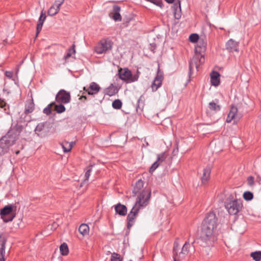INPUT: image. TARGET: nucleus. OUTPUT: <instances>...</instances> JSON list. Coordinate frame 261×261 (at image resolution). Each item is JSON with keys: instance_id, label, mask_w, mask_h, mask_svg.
Segmentation results:
<instances>
[{"instance_id": "obj_60", "label": "nucleus", "mask_w": 261, "mask_h": 261, "mask_svg": "<svg viewBox=\"0 0 261 261\" xmlns=\"http://www.w3.org/2000/svg\"><path fill=\"white\" fill-rule=\"evenodd\" d=\"M145 145H146L147 146V145H148V143L147 142H146V143H145Z\"/></svg>"}, {"instance_id": "obj_63", "label": "nucleus", "mask_w": 261, "mask_h": 261, "mask_svg": "<svg viewBox=\"0 0 261 261\" xmlns=\"http://www.w3.org/2000/svg\"><path fill=\"white\" fill-rule=\"evenodd\" d=\"M176 151V150L174 149L173 152Z\"/></svg>"}, {"instance_id": "obj_54", "label": "nucleus", "mask_w": 261, "mask_h": 261, "mask_svg": "<svg viewBox=\"0 0 261 261\" xmlns=\"http://www.w3.org/2000/svg\"><path fill=\"white\" fill-rule=\"evenodd\" d=\"M192 63H190V65H189V70H190V71H191V69H192Z\"/></svg>"}, {"instance_id": "obj_20", "label": "nucleus", "mask_w": 261, "mask_h": 261, "mask_svg": "<svg viewBox=\"0 0 261 261\" xmlns=\"http://www.w3.org/2000/svg\"><path fill=\"white\" fill-rule=\"evenodd\" d=\"M144 186V181L142 179H139L135 184V186L134 187L133 193L134 194V196L136 195L138 193H139V194L142 193V192L140 191H141L142 189L143 188ZM144 190H149L150 192L151 191L149 189H144ZM144 191V190H143ZM143 191V190L142 191Z\"/></svg>"}, {"instance_id": "obj_22", "label": "nucleus", "mask_w": 261, "mask_h": 261, "mask_svg": "<svg viewBox=\"0 0 261 261\" xmlns=\"http://www.w3.org/2000/svg\"><path fill=\"white\" fill-rule=\"evenodd\" d=\"M219 100L215 99L208 103V108L210 110L217 112L220 111L221 106L218 104Z\"/></svg>"}, {"instance_id": "obj_9", "label": "nucleus", "mask_w": 261, "mask_h": 261, "mask_svg": "<svg viewBox=\"0 0 261 261\" xmlns=\"http://www.w3.org/2000/svg\"><path fill=\"white\" fill-rule=\"evenodd\" d=\"M55 100L58 103H68L71 101L70 93L64 89H61L56 94Z\"/></svg>"}, {"instance_id": "obj_46", "label": "nucleus", "mask_w": 261, "mask_h": 261, "mask_svg": "<svg viewBox=\"0 0 261 261\" xmlns=\"http://www.w3.org/2000/svg\"><path fill=\"white\" fill-rule=\"evenodd\" d=\"M173 252V261H179L177 260L176 257L178 255V251L177 250H172Z\"/></svg>"}, {"instance_id": "obj_55", "label": "nucleus", "mask_w": 261, "mask_h": 261, "mask_svg": "<svg viewBox=\"0 0 261 261\" xmlns=\"http://www.w3.org/2000/svg\"><path fill=\"white\" fill-rule=\"evenodd\" d=\"M21 116H23V115H21ZM18 120V121H19V120H22V122L21 123H22V122H24V121H24V120L22 118V117H21L20 118L19 120Z\"/></svg>"}, {"instance_id": "obj_53", "label": "nucleus", "mask_w": 261, "mask_h": 261, "mask_svg": "<svg viewBox=\"0 0 261 261\" xmlns=\"http://www.w3.org/2000/svg\"><path fill=\"white\" fill-rule=\"evenodd\" d=\"M15 153L17 155L18 154L20 153V150H17L15 151Z\"/></svg>"}, {"instance_id": "obj_58", "label": "nucleus", "mask_w": 261, "mask_h": 261, "mask_svg": "<svg viewBox=\"0 0 261 261\" xmlns=\"http://www.w3.org/2000/svg\"><path fill=\"white\" fill-rule=\"evenodd\" d=\"M83 90H84V91H85L86 92H87V88H86L85 87H84L83 88Z\"/></svg>"}, {"instance_id": "obj_10", "label": "nucleus", "mask_w": 261, "mask_h": 261, "mask_svg": "<svg viewBox=\"0 0 261 261\" xmlns=\"http://www.w3.org/2000/svg\"><path fill=\"white\" fill-rule=\"evenodd\" d=\"M163 80V72L160 70V67H159L157 74L151 84L152 91H156L158 88L161 87Z\"/></svg>"}, {"instance_id": "obj_44", "label": "nucleus", "mask_w": 261, "mask_h": 261, "mask_svg": "<svg viewBox=\"0 0 261 261\" xmlns=\"http://www.w3.org/2000/svg\"><path fill=\"white\" fill-rule=\"evenodd\" d=\"M43 24V23L38 22V24L37 25V28H36V37L38 35V34L40 33V31H41Z\"/></svg>"}, {"instance_id": "obj_32", "label": "nucleus", "mask_w": 261, "mask_h": 261, "mask_svg": "<svg viewBox=\"0 0 261 261\" xmlns=\"http://www.w3.org/2000/svg\"><path fill=\"white\" fill-rule=\"evenodd\" d=\"M243 197L246 201H250L253 198V194L250 191H246L243 193Z\"/></svg>"}, {"instance_id": "obj_3", "label": "nucleus", "mask_w": 261, "mask_h": 261, "mask_svg": "<svg viewBox=\"0 0 261 261\" xmlns=\"http://www.w3.org/2000/svg\"><path fill=\"white\" fill-rule=\"evenodd\" d=\"M22 122V120H17V123L14 126H11L7 133L2 137L5 140H7L11 146L18 139L20 134L23 129V126L20 124Z\"/></svg>"}, {"instance_id": "obj_61", "label": "nucleus", "mask_w": 261, "mask_h": 261, "mask_svg": "<svg viewBox=\"0 0 261 261\" xmlns=\"http://www.w3.org/2000/svg\"><path fill=\"white\" fill-rule=\"evenodd\" d=\"M145 145H146L147 146V145H148V143L147 142H146V143H145Z\"/></svg>"}, {"instance_id": "obj_42", "label": "nucleus", "mask_w": 261, "mask_h": 261, "mask_svg": "<svg viewBox=\"0 0 261 261\" xmlns=\"http://www.w3.org/2000/svg\"><path fill=\"white\" fill-rule=\"evenodd\" d=\"M65 0H56L54 4L55 7L60 10L61 6L64 3Z\"/></svg>"}, {"instance_id": "obj_17", "label": "nucleus", "mask_w": 261, "mask_h": 261, "mask_svg": "<svg viewBox=\"0 0 261 261\" xmlns=\"http://www.w3.org/2000/svg\"><path fill=\"white\" fill-rule=\"evenodd\" d=\"M100 89L101 88L99 85L93 82L90 83L89 87L87 88V92L90 95H95Z\"/></svg>"}, {"instance_id": "obj_6", "label": "nucleus", "mask_w": 261, "mask_h": 261, "mask_svg": "<svg viewBox=\"0 0 261 261\" xmlns=\"http://www.w3.org/2000/svg\"><path fill=\"white\" fill-rule=\"evenodd\" d=\"M52 127L53 124L49 122H41L36 126L35 133L38 137L45 138L49 134Z\"/></svg>"}, {"instance_id": "obj_18", "label": "nucleus", "mask_w": 261, "mask_h": 261, "mask_svg": "<svg viewBox=\"0 0 261 261\" xmlns=\"http://www.w3.org/2000/svg\"><path fill=\"white\" fill-rule=\"evenodd\" d=\"M115 211L117 214L121 216H125L127 214V208L125 205L118 203L114 205Z\"/></svg>"}, {"instance_id": "obj_24", "label": "nucleus", "mask_w": 261, "mask_h": 261, "mask_svg": "<svg viewBox=\"0 0 261 261\" xmlns=\"http://www.w3.org/2000/svg\"><path fill=\"white\" fill-rule=\"evenodd\" d=\"M117 92H118V89H117V87L113 86V84H111V85L110 86L106 88L104 90V93L106 95H108L110 96L114 95Z\"/></svg>"}, {"instance_id": "obj_40", "label": "nucleus", "mask_w": 261, "mask_h": 261, "mask_svg": "<svg viewBox=\"0 0 261 261\" xmlns=\"http://www.w3.org/2000/svg\"><path fill=\"white\" fill-rule=\"evenodd\" d=\"M123 258L117 253H113L111 255V261H122Z\"/></svg>"}, {"instance_id": "obj_38", "label": "nucleus", "mask_w": 261, "mask_h": 261, "mask_svg": "<svg viewBox=\"0 0 261 261\" xmlns=\"http://www.w3.org/2000/svg\"><path fill=\"white\" fill-rule=\"evenodd\" d=\"M54 105H55V102L49 103L47 107L44 109L43 112L47 115H50L51 113V107L54 106Z\"/></svg>"}, {"instance_id": "obj_8", "label": "nucleus", "mask_w": 261, "mask_h": 261, "mask_svg": "<svg viewBox=\"0 0 261 261\" xmlns=\"http://www.w3.org/2000/svg\"><path fill=\"white\" fill-rule=\"evenodd\" d=\"M113 42L109 39L101 40L95 47V51L98 54L106 53L112 49Z\"/></svg>"}, {"instance_id": "obj_37", "label": "nucleus", "mask_w": 261, "mask_h": 261, "mask_svg": "<svg viewBox=\"0 0 261 261\" xmlns=\"http://www.w3.org/2000/svg\"><path fill=\"white\" fill-rule=\"evenodd\" d=\"M189 41L192 43H195L199 41V42H200V39H199V35L197 34H192L190 35L189 38Z\"/></svg>"}, {"instance_id": "obj_36", "label": "nucleus", "mask_w": 261, "mask_h": 261, "mask_svg": "<svg viewBox=\"0 0 261 261\" xmlns=\"http://www.w3.org/2000/svg\"><path fill=\"white\" fill-rule=\"evenodd\" d=\"M122 103L120 99H115L112 103V107L116 110L120 109L122 107Z\"/></svg>"}, {"instance_id": "obj_13", "label": "nucleus", "mask_w": 261, "mask_h": 261, "mask_svg": "<svg viewBox=\"0 0 261 261\" xmlns=\"http://www.w3.org/2000/svg\"><path fill=\"white\" fill-rule=\"evenodd\" d=\"M121 7L118 5H114L113 6L112 12L110 14V16L115 21H119L121 20V16L120 14Z\"/></svg>"}, {"instance_id": "obj_49", "label": "nucleus", "mask_w": 261, "mask_h": 261, "mask_svg": "<svg viewBox=\"0 0 261 261\" xmlns=\"http://www.w3.org/2000/svg\"><path fill=\"white\" fill-rule=\"evenodd\" d=\"M206 45V43L203 41L202 45L201 46L199 45V46H198L197 47L205 50Z\"/></svg>"}, {"instance_id": "obj_51", "label": "nucleus", "mask_w": 261, "mask_h": 261, "mask_svg": "<svg viewBox=\"0 0 261 261\" xmlns=\"http://www.w3.org/2000/svg\"><path fill=\"white\" fill-rule=\"evenodd\" d=\"M156 45L155 44H151V50L153 51L156 48Z\"/></svg>"}, {"instance_id": "obj_2", "label": "nucleus", "mask_w": 261, "mask_h": 261, "mask_svg": "<svg viewBox=\"0 0 261 261\" xmlns=\"http://www.w3.org/2000/svg\"><path fill=\"white\" fill-rule=\"evenodd\" d=\"M150 198V191L149 190H144L138 196L135 205L127 216V228L128 230L134 224L140 207L146 206L148 203Z\"/></svg>"}, {"instance_id": "obj_31", "label": "nucleus", "mask_w": 261, "mask_h": 261, "mask_svg": "<svg viewBox=\"0 0 261 261\" xmlns=\"http://www.w3.org/2000/svg\"><path fill=\"white\" fill-rule=\"evenodd\" d=\"M250 256L255 261H260L261 259V251H256L251 253Z\"/></svg>"}, {"instance_id": "obj_41", "label": "nucleus", "mask_w": 261, "mask_h": 261, "mask_svg": "<svg viewBox=\"0 0 261 261\" xmlns=\"http://www.w3.org/2000/svg\"><path fill=\"white\" fill-rule=\"evenodd\" d=\"M160 163L156 161L150 167L149 171L150 173H152L160 165Z\"/></svg>"}, {"instance_id": "obj_45", "label": "nucleus", "mask_w": 261, "mask_h": 261, "mask_svg": "<svg viewBox=\"0 0 261 261\" xmlns=\"http://www.w3.org/2000/svg\"><path fill=\"white\" fill-rule=\"evenodd\" d=\"M254 178L253 176H250L247 178V184L249 186H252L254 184Z\"/></svg>"}, {"instance_id": "obj_64", "label": "nucleus", "mask_w": 261, "mask_h": 261, "mask_svg": "<svg viewBox=\"0 0 261 261\" xmlns=\"http://www.w3.org/2000/svg\"><path fill=\"white\" fill-rule=\"evenodd\" d=\"M143 147H145L144 144H143Z\"/></svg>"}, {"instance_id": "obj_21", "label": "nucleus", "mask_w": 261, "mask_h": 261, "mask_svg": "<svg viewBox=\"0 0 261 261\" xmlns=\"http://www.w3.org/2000/svg\"><path fill=\"white\" fill-rule=\"evenodd\" d=\"M211 172V168L210 166H207L203 169V174L201 178L202 183L205 184L208 181L210 177V174Z\"/></svg>"}, {"instance_id": "obj_14", "label": "nucleus", "mask_w": 261, "mask_h": 261, "mask_svg": "<svg viewBox=\"0 0 261 261\" xmlns=\"http://www.w3.org/2000/svg\"><path fill=\"white\" fill-rule=\"evenodd\" d=\"M238 42L235 41L232 39H230L226 43V49L229 52L237 51L239 52Z\"/></svg>"}, {"instance_id": "obj_5", "label": "nucleus", "mask_w": 261, "mask_h": 261, "mask_svg": "<svg viewBox=\"0 0 261 261\" xmlns=\"http://www.w3.org/2000/svg\"><path fill=\"white\" fill-rule=\"evenodd\" d=\"M16 206L9 204L0 211V215L4 222H8L13 220L15 217Z\"/></svg>"}, {"instance_id": "obj_11", "label": "nucleus", "mask_w": 261, "mask_h": 261, "mask_svg": "<svg viewBox=\"0 0 261 261\" xmlns=\"http://www.w3.org/2000/svg\"><path fill=\"white\" fill-rule=\"evenodd\" d=\"M165 1L169 4H172L174 2H176L171 7V8L173 12L174 18L176 19H180L181 17V16L180 1V0H165Z\"/></svg>"}, {"instance_id": "obj_1", "label": "nucleus", "mask_w": 261, "mask_h": 261, "mask_svg": "<svg viewBox=\"0 0 261 261\" xmlns=\"http://www.w3.org/2000/svg\"><path fill=\"white\" fill-rule=\"evenodd\" d=\"M218 225V218L216 214L214 212L206 214L201 224L200 236L192 244L197 243L204 248L213 246L216 240L214 231Z\"/></svg>"}, {"instance_id": "obj_35", "label": "nucleus", "mask_w": 261, "mask_h": 261, "mask_svg": "<svg viewBox=\"0 0 261 261\" xmlns=\"http://www.w3.org/2000/svg\"><path fill=\"white\" fill-rule=\"evenodd\" d=\"M168 156V154L166 152H162L160 154H158L156 161L161 164L165 160Z\"/></svg>"}, {"instance_id": "obj_47", "label": "nucleus", "mask_w": 261, "mask_h": 261, "mask_svg": "<svg viewBox=\"0 0 261 261\" xmlns=\"http://www.w3.org/2000/svg\"><path fill=\"white\" fill-rule=\"evenodd\" d=\"M179 247V244L177 242H175L174 243L173 250H177V251H178Z\"/></svg>"}, {"instance_id": "obj_39", "label": "nucleus", "mask_w": 261, "mask_h": 261, "mask_svg": "<svg viewBox=\"0 0 261 261\" xmlns=\"http://www.w3.org/2000/svg\"><path fill=\"white\" fill-rule=\"evenodd\" d=\"M92 167H93V165H90L87 167V170L86 171L85 174V178L84 181V182L88 181L89 176H90V175L91 174V172L92 171Z\"/></svg>"}, {"instance_id": "obj_56", "label": "nucleus", "mask_w": 261, "mask_h": 261, "mask_svg": "<svg viewBox=\"0 0 261 261\" xmlns=\"http://www.w3.org/2000/svg\"><path fill=\"white\" fill-rule=\"evenodd\" d=\"M198 57L197 58V57H195V58H194V59H193V61H194V62L196 64V63L195 60H198Z\"/></svg>"}, {"instance_id": "obj_26", "label": "nucleus", "mask_w": 261, "mask_h": 261, "mask_svg": "<svg viewBox=\"0 0 261 261\" xmlns=\"http://www.w3.org/2000/svg\"><path fill=\"white\" fill-rule=\"evenodd\" d=\"M76 53L75 51V44H72V46L68 49V51L67 54L64 56L63 59L65 60V62H67V60L68 58L72 57V55H74Z\"/></svg>"}, {"instance_id": "obj_15", "label": "nucleus", "mask_w": 261, "mask_h": 261, "mask_svg": "<svg viewBox=\"0 0 261 261\" xmlns=\"http://www.w3.org/2000/svg\"><path fill=\"white\" fill-rule=\"evenodd\" d=\"M11 145L3 137L0 139V155H2L8 152Z\"/></svg>"}, {"instance_id": "obj_48", "label": "nucleus", "mask_w": 261, "mask_h": 261, "mask_svg": "<svg viewBox=\"0 0 261 261\" xmlns=\"http://www.w3.org/2000/svg\"><path fill=\"white\" fill-rule=\"evenodd\" d=\"M5 75L9 78H11L13 76V72L12 71H7L5 72Z\"/></svg>"}, {"instance_id": "obj_23", "label": "nucleus", "mask_w": 261, "mask_h": 261, "mask_svg": "<svg viewBox=\"0 0 261 261\" xmlns=\"http://www.w3.org/2000/svg\"><path fill=\"white\" fill-rule=\"evenodd\" d=\"M35 104L33 100H30L27 102L25 106L24 114H29L34 110Z\"/></svg>"}, {"instance_id": "obj_59", "label": "nucleus", "mask_w": 261, "mask_h": 261, "mask_svg": "<svg viewBox=\"0 0 261 261\" xmlns=\"http://www.w3.org/2000/svg\"><path fill=\"white\" fill-rule=\"evenodd\" d=\"M23 148V145H21V147H20V149H22Z\"/></svg>"}, {"instance_id": "obj_34", "label": "nucleus", "mask_w": 261, "mask_h": 261, "mask_svg": "<svg viewBox=\"0 0 261 261\" xmlns=\"http://www.w3.org/2000/svg\"><path fill=\"white\" fill-rule=\"evenodd\" d=\"M62 148L63 149L64 152H69L72 148V144L71 143H69L67 142H65V143H63L62 144Z\"/></svg>"}, {"instance_id": "obj_57", "label": "nucleus", "mask_w": 261, "mask_h": 261, "mask_svg": "<svg viewBox=\"0 0 261 261\" xmlns=\"http://www.w3.org/2000/svg\"><path fill=\"white\" fill-rule=\"evenodd\" d=\"M18 71H19V67L18 66L17 67V68L16 69V74H17L18 72Z\"/></svg>"}, {"instance_id": "obj_52", "label": "nucleus", "mask_w": 261, "mask_h": 261, "mask_svg": "<svg viewBox=\"0 0 261 261\" xmlns=\"http://www.w3.org/2000/svg\"><path fill=\"white\" fill-rule=\"evenodd\" d=\"M83 98H84L85 100H86L87 99V97L86 96H84V95H82L80 98V99H82Z\"/></svg>"}, {"instance_id": "obj_29", "label": "nucleus", "mask_w": 261, "mask_h": 261, "mask_svg": "<svg viewBox=\"0 0 261 261\" xmlns=\"http://www.w3.org/2000/svg\"><path fill=\"white\" fill-rule=\"evenodd\" d=\"M190 243L189 241H186L181 251L179 252V256L180 257L181 255H187L189 252Z\"/></svg>"}, {"instance_id": "obj_4", "label": "nucleus", "mask_w": 261, "mask_h": 261, "mask_svg": "<svg viewBox=\"0 0 261 261\" xmlns=\"http://www.w3.org/2000/svg\"><path fill=\"white\" fill-rule=\"evenodd\" d=\"M225 207L230 215H237L243 208L242 200L240 199L227 198L224 202Z\"/></svg>"}, {"instance_id": "obj_43", "label": "nucleus", "mask_w": 261, "mask_h": 261, "mask_svg": "<svg viewBox=\"0 0 261 261\" xmlns=\"http://www.w3.org/2000/svg\"><path fill=\"white\" fill-rule=\"evenodd\" d=\"M46 15L45 12H43V11H41L40 16L39 18L38 22H41L43 24L45 19H46Z\"/></svg>"}, {"instance_id": "obj_30", "label": "nucleus", "mask_w": 261, "mask_h": 261, "mask_svg": "<svg viewBox=\"0 0 261 261\" xmlns=\"http://www.w3.org/2000/svg\"><path fill=\"white\" fill-rule=\"evenodd\" d=\"M64 103H59V104L54 105L55 107V111L58 114L62 113L66 110L65 106L63 105Z\"/></svg>"}, {"instance_id": "obj_28", "label": "nucleus", "mask_w": 261, "mask_h": 261, "mask_svg": "<svg viewBox=\"0 0 261 261\" xmlns=\"http://www.w3.org/2000/svg\"><path fill=\"white\" fill-rule=\"evenodd\" d=\"M60 251L61 255L66 256L69 253V248L66 243H62L60 246Z\"/></svg>"}, {"instance_id": "obj_27", "label": "nucleus", "mask_w": 261, "mask_h": 261, "mask_svg": "<svg viewBox=\"0 0 261 261\" xmlns=\"http://www.w3.org/2000/svg\"><path fill=\"white\" fill-rule=\"evenodd\" d=\"M89 230V227L88 225L85 223L82 224L79 228V232L83 236H85L86 234H88Z\"/></svg>"}, {"instance_id": "obj_62", "label": "nucleus", "mask_w": 261, "mask_h": 261, "mask_svg": "<svg viewBox=\"0 0 261 261\" xmlns=\"http://www.w3.org/2000/svg\"><path fill=\"white\" fill-rule=\"evenodd\" d=\"M176 151V150L174 149L173 152Z\"/></svg>"}, {"instance_id": "obj_16", "label": "nucleus", "mask_w": 261, "mask_h": 261, "mask_svg": "<svg viewBox=\"0 0 261 261\" xmlns=\"http://www.w3.org/2000/svg\"><path fill=\"white\" fill-rule=\"evenodd\" d=\"M7 239L2 234L0 235V261H5V244Z\"/></svg>"}, {"instance_id": "obj_25", "label": "nucleus", "mask_w": 261, "mask_h": 261, "mask_svg": "<svg viewBox=\"0 0 261 261\" xmlns=\"http://www.w3.org/2000/svg\"><path fill=\"white\" fill-rule=\"evenodd\" d=\"M142 98V96H140L137 101V104L136 106V111L137 113L140 115H141L143 112L144 107V102Z\"/></svg>"}, {"instance_id": "obj_19", "label": "nucleus", "mask_w": 261, "mask_h": 261, "mask_svg": "<svg viewBox=\"0 0 261 261\" xmlns=\"http://www.w3.org/2000/svg\"><path fill=\"white\" fill-rule=\"evenodd\" d=\"M210 75H211V82L212 85L216 86V87L218 86L220 84V73L218 71L213 70L211 73Z\"/></svg>"}, {"instance_id": "obj_50", "label": "nucleus", "mask_w": 261, "mask_h": 261, "mask_svg": "<svg viewBox=\"0 0 261 261\" xmlns=\"http://www.w3.org/2000/svg\"><path fill=\"white\" fill-rule=\"evenodd\" d=\"M204 56L202 55H201V58L199 60V62L200 64L203 63L204 62Z\"/></svg>"}, {"instance_id": "obj_7", "label": "nucleus", "mask_w": 261, "mask_h": 261, "mask_svg": "<svg viewBox=\"0 0 261 261\" xmlns=\"http://www.w3.org/2000/svg\"><path fill=\"white\" fill-rule=\"evenodd\" d=\"M119 78L127 83H132L138 81L139 75L138 74L133 75L132 72L127 68H120L118 71Z\"/></svg>"}, {"instance_id": "obj_33", "label": "nucleus", "mask_w": 261, "mask_h": 261, "mask_svg": "<svg viewBox=\"0 0 261 261\" xmlns=\"http://www.w3.org/2000/svg\"><path fill=\"white\" fill-rule=\"evenodd\" d=\"M60 10L55 7V5L51 6L48 10V15L53 16L57 14Z\"/></svg>"}, {"instance_id": "obj_12", "label": "nucleus", "mask_w": 261, "mask_h": 261, "mask_svg": "<svg viewBox=\"0 0 261 261\" xmlns=\"http://www.w3.org/2000/svg\"><path fill=\"white\" fill-rule=\"evenodd\" d=\"M240 118V116L238 114V108L237 107L232 106L226 118L227 123L230 122L233 119L234 121H238Z\"/></svg>"}]
</instances>
